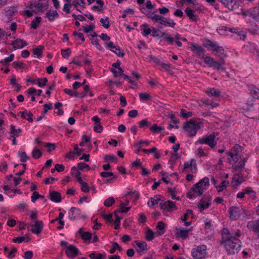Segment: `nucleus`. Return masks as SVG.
<instances>
[{
    "label": "nucleus",
    "mask_w": 259,
    "mask_h": 259,
    "mask_svg": "<svg viewBox=\"0 0 259 259\" xmlns=\"http://www.w3.org/2000/svg\"><path fill=\"white\" fill-rule=\"evenodd\" d=\"M150 131L154 134H159L161 133L164 130V128L161 126H158L157 124H153L149 127Z\"/></svg>",
    "instance_id": "nucleus-30"
},
{
    "label": "nucleus",
    "mask_w": 259,
    "mask_h": 259,
    "mask_svg": "<svg viewBox=\"0 0 259 259\" xmlns=\"http://www.w3.org/2000/svg\"><path fill=\"white\" fill-rule=\"evenodd\" d=\"M181 115L184 118H187L188 117H191L193 115V113L192 112H187L185 109H182L181 110Z\"/></svg>",
    "instance_id": "nucleus-51"
},
{
    "label": "nucleus",
    "mask_w": 259,
    "mask_h": 259,
    "mask_svg": "<svg viewBox=\"0 0 259 259\" xmlns=\"http://www.w3.org/2000/svg\"><path fill=\"white\" fill-rule=\"evenodd\" d=\"M229 217L232 220H237L240 217L241 210L240 207L232 206L228 209Z\"/></svg>",
    "instance_id": "nucleus-10"
},
{
    "label": "nucleus",
    "mask_w": 259,
    "mask_h": 259,
    "mask_svg": "<svg viewBox=\"0 0 259 259\" xmlns=\"http://www.w3.org/2000/svg\"><path fill=\"white\" fill-rule=\"evenodd\" d=\"M138 222L140 224H144L147 221V218L144 213H140L139 214V218L138 219Z\"/></svg>",
    "instance_id": "nucleus-55"
},
{
    "label": "nucleus",
    "mask_w": 259,
    "mask_h": 259,
    "mask_svg": "<svg viewBox=\"0 0 259 259\" xmlns=\"http://www.w3.org/2000/svg\"><path fill=\"white\" fill-rule=\"evenodd\" d=\"M104 159L106 161H117V158L115 156L112 154H107L105 155Z\"/></svg>",
    "instance_id": "nucleus-61"
},
{
    "label": "nucleus",
    "mask_w": 259,
    "mask_h": 259,
    "mask_svg": "<svg viewBox=\"0 0 259 259\" xmlns=\"http://www.w3.org/2000/svg\"><path fill=\"white\" fill-rule=\"evenodd\" d=\"M143 143H145L146 145H149L150 144V142L148 140H140L139 142H135L134 144V146L136 148H138V147L141 148V146H143Z\"/></svg>",
    "instance_id": "nucleus-60"
},
{
    "label": "nucleus",
    "mask_w": 259,
    "mask_h": 259,
    "mask_svg": "<svg viewBox=\"0 0 259 259\" xmlns=\"http://www.w3.org/2000/svg\"><path fill=\"white\" fill-rule=\"evenodd\" d=\"M18 156L20 159V161L23 163L26 162L29 159V157L27 155L26 152L24 151H19Z\"/></svg>",
    "instance_id": "nucleus-38"
},
{
    "label": "nucleus",
    "mask_w": 259,
    "mask_h": 259,
    "mask_svg": "<svg viewBox=\"0 0 259 259\" xmlns=\"http://www.w3.org/2000/svg\"><path fill=\"white\" fill-rule=\"evenodd\" d=\"M14 59V54H12L9 57H6L4 59V60H2L1 63H2L4 65H6L7 63L12 62Z\"/></svg>",
    "instance_id": "nucleus-49"
},
{
    "label": "nucleus",
    "mask_w": 259,
    "mask_h": 259,
    "mask_svg": "<svg viewBox=\"0 0 259 259\" xmlns=\"http://www.w3.org/2000/svg\"><path fill=\"white\" fill-rule=\"evenodd\" d=\"M48 82V79L46 77L38 78L37 79V84L40 88H44Z\"/></svg>",
    "instance_id": "nucleus-42"
},
{
    "label": "nucleus",
    "mask_w": 259,
    "mask_h": 259,
    "mask_svg": "<svg viewBox=\"0 0 259 259\" xmlns=\"http://www.w3.org/2000/svg\"><path fill=\"white\" fill-rule=\"evenodd\" d=\"M32 156L35 159H38L42 156V152L38 149H34L32 151Z\"/></svg>",
    "instance_id": "nucleus-48"
},
{
    "label": "nucleus",
    "mask_w": 259,
    "mask_h": 259,
    "mask_svg": "<svg viewBox=\"0 0 259 259\" xmlns=\"http://www.w3.org/2000/svg\"><path fill=\"white\" fill-rule=\"evenodd\" d=\"M135 243L137 246L143 250L147 249V244L145 242H140L139 241H136Z\"/></svg>",
    "instance_id": "nucleus-56"
},
{
    "label": "nucleus",
    "mask_w": 259,
    "mask_h": 259,
    "mask_svg": "<svg viewBox=\"0 0 259 259\" xmlns=\"http://www.w3.org/2000/svg\"><path fill=\"white\" fill-rule=\"evenodd\" d=\"M244 181L245 179L243 175L242 174L240 175L238 174L234 175L232 180V183H235V185L236 186L240 185Z\"/></svg>",
    "instance_id": "nucleus-20"
},
{
    "label": "nucleus",
    "mask_w": 259,
    "mask_h": 259,
    "mask_svg": "<svg viewBox=\"0 0 259 259\" xmlns=\"http://www.w3.org/2000/svg\"><path fill=\"white\" fill-rule=\"evenodd\" d=\"M213 63L212 64V66L211 67H213L214 69L219 70H224L225 69V68L224 67L225 65V61L224 59H220V62H218L217 61H215L213 62Z\"/></svg>",
    "instance_id": "nucleus-23"
},
{
    "label": "nucleus",
    "mask_w": 259,
    "mask_h": 259,
    "mask_svg": "<svg viewBox=\"0 0 259 259\" xmlns=\"http://www.w3.org/2000/svg\"><path fill=\"white\" fill-rule=\"evenodd\" d=\"M193 164L194 165L195 168H196L197 164L194 159H192L190 162H189V161L185 162L184 164V168L183 169V171H186V169L188 168L192 167Z\"/></svg>",
    "instance_id": "nucleus-37"
},
{
    "label": "nucleus",
    "mask_w": 259,
    "mask_h": 259,
    "mask_svg": "<svg viewBox=\"0 0 259 259\" xmlns=\"http://www.w3.org/2000/svg\"><path fill=\"white\" fill-rule=\"evenodd\" d=\"M245 194L248 195L251 198L254 199L255 198V192L251 189L250 187H247L243 190Z\"/></svg>",
    "instance_id": "nucleus-41"
},
{
    "label": "nucleus",
    "mask_w": 259,
    "mask_h": 259,
    "mask_svg": "<svg viewBox=\"0 0 259 259\" xmlns=\"http://www.w3.org/2000/svg\"><path fill=\"white\" fill-rule=\"evenodd\" d=\"M22 133V130L21 128H19L18 129H16L15 126L11 124L10 125V134H11V137H18L20 134Z\"/></svg>",
    "instance_id": "nucleus-27"
},
{
    "label": "nucleus",
    "mask_w": 259,
    "mask_h": 259,
    "mask_svg": "<svg viewBox=\"0 0 259 259\" xmlns=\"http://www.w3.org/2000/svg\"><path fill=\"white\" fill-rule=\"evenodd\" d=\"M165 227V224L162 221H160L157 223V225L156 226V228L158 230H159L161 231L160 232L157 231L156 232V233L157 234L158 236L161 235L165 233V231H164Z\"/></svg>",
    "instance_id": "nucleus-33"
},
{
    "label": "nucleus",
    "mask_w": 259,
    "mask_h": 259,
    "mask_svg": "<svg viewBox=\"0 0 259 259\" xmlns=\"http://www.w3.org/2000/svg\"><path fill=\"white\" fill-rule=\"evenodd\" d=\"M18 6H13L9 8L7 10H5V15L9 17L10 20L12 19V17L16 12H17Z\"/></svg>",
    "instance_id": "nucleus-21"
},
{
    "label": "nucleus",
    "mask_w": 259,
    "mask_h": 259,
    "mask_svg": "<svg viewBox=\"0 0 259 259\" xmlns=\"http://www.w3.org/2000/svg\"><path fill=\"white\" fill-rule=\"evenodd\" d=\"M160 196L158 195H155L154 197L150 198L148 202V205L149 207H152L155 204H158L161 200L160 198Z\"/></svg>",
    "instance_id": "nucleus-29"
},
{
    "label": "nucleus",
    "mask_w": 259,
    "mask_h": 259,
    "mask_svg": "<svg viewBox=\"0 0 259 259\" xmlns=\"http://www.w3.org/2000/svg\"><path fill=\"white\" fill-rule=\"evenodd\" d=\"M259 220L250 221L248 222L247 228L250 230L255 233H257L258 228Z\"/></svg>",
    "instance_id": "nucleus-18"
},
{
    "label": "nucleus",
    "mask_w": 259,
    "mask_h": 259,
    "mask_svg": "<svg viewBox=\"0 0 259 259\" xmlns=\"http://www.w3.org/2000/svg\"><path fill=\"white\" fill-rule=\"evenodd\" d=\"M71 53V50L70 48L61 50V55L64 58H68Z\"/></svg>",
    "instance_id": "nucleus-50"
},
{
    "label": "nucleus",
    "mask_w": 259,
    "mask_h": 259,
    "mask_svg": "<svg viewBox=\"0 0 259 259\" xmlns=\"http://www.w3.org/2000/svg\"><path fill=\"white\" fill-rule=\"evenodd\" d=\"M140 128H143L145 127L149 126L150 123L148 121L147 119H143L138 122Z\"/></svg>",
    "instance_id": "nucleus-46"
},
{
    "label": "nucleus",
    "mask_w": 259,
    "mask_h": 259,
    "mask_svg": "<svg viewBox=\"0 0 259 259\" xmlns=\"http://www.w3.org/2000/svg\"><path fill=\"white\" fill-rule=\"evenodd\" d=\"M202 122L200 119L193 118L185 123L183 129L188 133L189 137L195 136L198 131L201 128Z\"/></svg>",
    "instance_id": "nucleus-3"
},
{
    "label": "nucleus",
    "mask_w": 259,
    "mask_h": 259,
    "mask_svg": "<svg viewBox=\"0 0 259 259\" xmlns=\"http://www.w3.org/2000/svg\"><path fill=\"white\" fill-rule=\"evenodd\" d=\"M229 184V182L228 181H223L220 185L216 186L215 188L218 189V192H222L224 190L226 189L227 187V186Z\"/></svg>",
    "instance_id": "nucleus-36"
},
{
    "label": "nucleus",
    "mask_w": 259,
    "mask_h": 259,
    "mask_svg": "<svg viewBox=\"0 0 259 259\" xmlns=\"http://www.w3.org/2000/svg\"><path fill=\"white\" fill-rule=\"evenodd\" d=\"M77 168L80 170H82L84 168H87V170H90L91 167L88 164L84 162H79L77 164Z\"/></svg>",
    "instance_id": "nucleus-53"
},
{
    "label": "nucleus",
    "mask_w": 259,
    "mask_h": 259,
    "mask_svg": "<svg viewBox=\"0 0 259 259\" xmlns=\"http://www.w3.org/2000/svg\"><path fill=\"white\" fill-rule=\"evenodd\" d=\"M100 176L103 178L111 177V179H116L117 176L114 175L112 172L103 171L100 173Z\"/></svg>",
    "instance_id": "nucleus-40"
},
{
    "label": "nucleus",
    "mask_w": 259,
    "mask_h": 259,
    "mask_svg": "<svg viewBox=\"0 0 259 259\" xmlns=\"http://www.w3.org/2000/svg\"><path fill=\"white\" fill-rule=\"evenodd\" d=\"M45 197L43 195H40L38 192L34 191L31 196V201L33 203L35 202L36 200L39 198L44 199Z\"/></svg>",
    "instance_id": "nucleus-44"
},
{
    "label": "nucleus",
    "mask_w": 259,
    "mask_h": 259,
    "mask_svg": "<svg viewBox=\"0 0 259 259\" xmlns=\"http://www.w3.org/2000/svg\"><path fill=\"white\" fill-rule=\"evenodd\" d=\"M219 135L217 132H213L210 135H205L199 138L196 142L200 144H206L211 148H214L217 144L218 139L216 137Z\"/></svg>",
    "instance_id": "nucleus-5"
},
{
    "label": "nucleus",
    "mask_w": 259,
    "mask_h": 259,
    "mask_svg": "<svg viewBox=\"0 0 259 259\" xmlns=\"http://www.w3.org/2000/svg\"><path fill=\"white\" fill-rule=\"evenodd\" d=\"M50 199L53 202L59 203L61 201V193L56 191H50Z\"/></svg>",
    "instance_id": "nucleus-17"
},
{
    "label": "nucleus",
    "mask_w": 259,
    "mask_h": 259,
    "mask_svg": "<svg viewBox=\"0 0 259 259\" xmlns=\"http://www.w3.org/2000/svg\"><path fill=\"white\" fill-rule=\"evenodd\" d=\"M43 227L44 225L42 221H36L31 231L34 234H39L41 232Z\"/></svg>",
    "instance_id": "nucleus-15"
},
{
    "label": "nucleus",
    "mask_w": 259,
    "mask_h": 259,
    "mask_svg": "<svg viewBox=\"0 0 259 259\" xmlns=\"http://www.w3.org/2000/svg\"><path fill=\"white\" fill-rule=\"evenodd\" d=\"M202 45L205 48L210 50L213 54L218 55L220 59H224L227 57L223 47L220 46L216 42L206 39L203 41Z\"/></svg>",
    "instance_id": "nucleus-4"
},
{
    "label": "nucleus",
    "mask_w": 259,
    "mask_h": 259,
    "mask_svg": "<svg viewBox=\"0 0 259 259\" xmlns=\"http://www.w3.org/2000/svg\"><path fill=\"white\" fill-rule=\"evenodd\" d=\"M149 17L155 22H159L160 25L158 27L159 28H162V26L174 27L176 25V23L169 18H165L158 15L149 16Z\"/></svg>",
    "instance_id": "nucleus-7"
},
{
    "label": "nucleus",
    "mask_w": 259,
    "mask_h": 259,
    "mask_svg": "<svg viewBox=\"0 0 259 259\" xmlns=\"http://www.w3.org/2000/svg\"><path fill=\"white\" fill-rule=\"evenodd\" d=\"M204 61L205 63H206L207 65H209V66H211L212 64L213 63V62L214 61V59L212 58L209 57V56H206L204 58Z\"/></svg>",
    "instance_id": "nucleus-63"
},
{
    "label": "nucleus",
    "mask_w": 259,
    "mask_h": 259,
    "mask_svg": "<svg viewBox=\"0 0 259 259\" xmlns=\"http://www.w3.org/2000/svg\"><path fill=\"white\" fill-rule=\"evenodd\" d=\"M226 251L230 254L238 253L241 247L240 240L234 236L233 233H229V237L224 241Z\"/></svg>",
    "instance_id": "nucleus-2"
},
{
    "label": "nucleus",
    "mask_w": 259,
    "mask_h": 259,
    "mask_svg": "<svg viewBox=\"0 0 259 259\" xmlns=\"http://www.w3.org/2000/svg\"><path fill=\"white\" fill-rule=\"evenodd\" d=\"M69 218L71 220H75L77 219H79L81 217H85V216L82 215L81 216V210L79 208L72 207L69 211L68 213Z\"/></svg>",
    "instance_id": "nucleus-12"
},
{
    "label": "nucleus",
    "mask_w": 259,
    "mask_h": 259,
    "mask_svg": "<svg viewBox=\"0 0 259 259\" xmlns=\"http://www.w3.org/2000/svg\"><path fill=\"white\" fill-rule=\"evenodd\" d=\"M11 45L13 46L14 50L21 49L27 45V42L21 39L18 38L12 41Z\"/></svg>",
    "instance_id": "nucleus-16"
},
{
    "label": "nucleus",
    "mask_w": 259,
    "mask_h": 259,
    "mask_svg": "<svg viewBox=\"0 0 259 259\" xmlns=\"http://www.w3.org/2000/svg\"><path fill=\"white\" fill-rule=\"evenodd\" d=\"M185 13L191 20H195L196 16L194 15V11L189 8L185 10Z\"/></svg>",
    "instance_id": "nucleus-45"
},
{
    "label": "nucleus",
    "mask_w": 259,
    "mask_h": 259,
    "mask_svg": "<svg viewBox=\"0 0 259 259\" xmlns=\"http://www.w3.org/2000/svg\"><path fill=\"white\" fill-rule=\"evenodd\" d=\"M245 164L244 161H241V160L236 164L233 165L232 166V168L233 169V171H237L239 168H243Z\"/></svg>",
    "instance_id": "nucleus-57"
},
{
    "label": "nucleus",
    "mask_w": 259,
    "mask_h": 259,
    "mask_svg": "<svg viewBox=\"0 0 259 259\" xmlns=\"http://www.w3.org/2000/svg\"><path fill=\"white\" fill-rule=\"evenodd\" d=\"M219 2L223 4L228 9L233 10L234 9V5L236 4V2L235 1L233 4V0H218Z\"/></svg>",
    "instance_id": "nucleus-28"
},
{
    "label": "nucleus",
    "mask_w": 259,
    "mask_h": 259,
    "mask_svg": "<svg viewBox=\"0 0 259 259\" xmlns=\"http://www.w3.org/2000/svg\"><path fill=\"white\" fill-rule=\"evenodd\" d=\"M159 206L161 209L168 212H171L178 209V207L176 205L175 202L170 200H168L164 202H160Z\"/></svg>",
    "instance_id": "nucleus-9"
},
{
    "label": "nucleus",
    "mask_w": 259,
    "mask_h": 259,
    "mask_svg": "<svg viewBox=\"0 0 259 259\" xmlns=\"http://www.w3.org/2000/svg\"><path fill=\"white\" fill-rule=\"evenodd\" d=\"M139 98L142 101H147L150 98V95L146 93H142L139 94Z\"/></svg>",
    "instance_id": "nucleus-54"
},
{
    "label": "nucleus",
    "mask_w": 259,
    "mask_h": 259,
    "mask_svg": "<svg viewBox=\"0 0 259 259\" xmlns=\"http://www.w3.org/2000/svg\"><path fill=\"white\" fill-rule=\"evenodd\" d=\"M78 233L81 236V239L84 241L90 240L92 238V233L89 232H83L82 228L78 230Z\"/></svg>",
    "instance_id": "nucleus-24"
},
{
    "label": "nucleus",
    "mask_w": 259,
    "mask_h": 259,
    "mask_svg": "<svg viewBox=\"0 0 259 259\" xmlns=\"http://www.w3.org/2000/svg\"><path fill=\"white\" fill-rule=\"evenodd\" d=\"M141 30L142 32H151V29L148 27L147 24H144L141 25Z\"/></svg>",
    "instance_id": "nucleus-64"
},
{
    "label": "nucleus",
    "mask_w": 259,
    "mask_h": 259,
    "mask_svg": "<svg viewBox=\"0 0 259 259\" xmlns=\"http://www.w3.org/2000/svg\"><path fill=\"white\" fill-rule=\"evenodd\" d=\"M107 48L114 52L119 57H123L124 53L123 51L117 45H115L113 42H109L107 44Z\"/></svg>",
    "instance_id": "nucleus-14"
},
{
    "label": "nucleus",
    "mask_w": 259,
    "mask_h": 259,
    "mask_svg": "<svg viewBox=\"0 0 259 259\" xmlns=\"http://www.w3.org/2000/svg\"><path fill=\"white\" fill-rule=\"evenodd\" d=\"M210 205V200L208 202H206L204 200L203 198H202L199 202L198 207L200 209V211L202 212L205 209L208 208Z\"/></svg>",
    "instance_id": "nucleus-32"
},
{
    "label": "nucleus",
    "mask_w": 259,
    "mask_h": 259,
    "mask_svg": "<svg viewBox=\"0 0 259 259\" xmlns=\"http://www.w3.org/2000/svg\"><path fill=\"white\" fill-rule=\"evenodd\" d=\"M89 256L92 259H106V253L102 254L96 252H93Z\"/></svg>",
    "instance_id": "nucleus-34"
},
{
    "label": "nucleus",
    "mask_w": 259,
    "mask_h": 259,
    "mask_svg": "<svg viewBox=\"0 0 259 259\" xmlns=\"http://www.w3.org/2000/svg\"><path fill=\"white\" fill-rule=\"evenodd\" d=\"M248 89L252 97L255 99H259V89L252 84L248 85Z\"/></svg>",
    "instance_id": "nucleus-22"
},
{
    "label": "nucleus",
    "mask_w": 259,
    "mask_h": 259,
    "mask_svg": "<svg viewBox=\"0 0 259 259\" xmlns=\"http://www.w3.org/2000/svg\"><path fill=\"white\" fill-rule=\"evenodd\" d=\"M88 36L90 38V40H92V44L95 46L97 48H98L99 50L102 49V47L100 46V45L99 44V39H94L95 37L97 36V33H91L90 34H88Z\"/></svg>",
    "instance_id": "nucleus-25"
},
{
    "label": "nucleus",
    "mask_w": 259,
    "mask_h": 259,
    "mask_svg": "<svg viewBox=\"0 0 259 259\" xmlns=\"http://www.w3.org/2000/svg\"><path fill=\"white\" fill-rule=\"evenodd\" d=\"M231 37L236 40H244L246 38V34L243 33H233L231 35Z\"/></svg>",
    "instance_id": "nucleus-43"
},
{
    "label": "nucleus",
    "mask_w": 259,
    "mask_h": 259,
    "mask_svg": "<svg viewBox=\"0 0 259 259\" xmlns=\"http://www.w3.org/2000/svg\"><path fill=\"white\" fill-rule=\"evenodd\" d=\"M206 93L209 97H218L221 95V92L215 88H208L206 90Z\"/></svg>",
    "instance_id": "nucleus-26"
},
{
    "label": "nucleus",
    "mask_w": 259,
    "mask_h": 259,
    "mask_svg": "<svg viewBox=\"0 0 259 259\" xmlns=\"http://www.w3.org/2000/svg\"><path fill=\"white\" fill-rule=\"evenodd\" d=\"M229 31L230 32H236V30L234 28H227L226 26H220L218 28H217V31Z\"/></svg>",
    "instance_id": "nucleus-62"
},
{
    "label": "nucleus",
    "mask_w": 259,
    "mask_h": 259,
    "mask_svg": "<svg viewBox=\"0 0 259 259\" xmlns=\"http://www.w3.org/2000/svg\"><path fill=\"white\" fill-rule=\"evenodd\" d=\"M148 58L149 59V62H153V63H155V64L159 65L161 63L160 60L158 58H157L154 56H153L151 55H148Z\"/></svg>",
    "instance_id": "nucleus-52"
},
{
    "label": "nucleus",
    "mask_w": 259,
    "mask_h": 259,
    "mask_svg": "<svg viewBox=\"0 0 259 259\" xmlns=\"http://www.w3.org/2000/svg\"><path fill=\"white\" fill-rule=\"evenodd\" d=\"M193 230V227H191L189 230H186L184 228H181L177 230V234L178 237L182 239H185L188 236L189 232Z\"/></svg>",
    "instance_id": "nucleus-19"
},
{
    "label": "nucleus",
    "mask_w": 259,
    "mask_h": 259,
    "mask_svg": "<svg viewBox=\"0 0 259 259\" xmlns=\"http://www.w3.org/2000/svg\"><path fill=\"white\" fill-rule=\"evenodd\" d=\"M60 244L63 247V249L68 258H74L78 255L79 250L76 246L69 244L67 242L63 240L60 242Z\"/></svg>",
    "instance_id": "nucleus-6"
},
{
    "label": "nucleus",
    "mask_w": 259,
    "mask_h": 259,
    "mask_svg": "<svg viewBox=\"0 0 259 259\" xmlns=\"http://www.w3.org/2000/svg\"><path fill=\"white\" fill-rule=\"evenodd\" d=\"M144 36L147 37L149 34H151L153 37H157L158 39L163 38L169 44H171L174 41V38L166 33H142Z\"/></svg>",
    "instance_id": "nucleus-13"
},
{
    "label": "nucleus",
    "mask_w": 259,
    "mask_h": 259,
    "mask_svg": "<svg viewBox=\"0 0 259 259\" xmlns=\"http://www.w3.org/2000/svg\"><path fill=\"white\" fill-rule=\"evenodd\" d=\"M115 202L114 198L112 196L106 199L104 202V204L106 207H110Z\"/></svg>",
    "instance_id": "nucleus-47"
},
{
    "label": "nucleus",
    "mask_w": 259,
    "mask_h": 259,
    "mask_svg": "<svg viewBox=\"0 0 259 259\" xmlns=\"http://www.w3.org/2000/svg\"><path fill=\"white\" fill-rule=\"evenodd\" d=\"M154 238V234L153 231L148 229L145 234V239L148 241H152Z\"/></svg>",
    "instance_id": "nucleus-39"
},
{
    "label": "nucleus",
    "mask_w": 259,
    "mask_h": 259,
    "mask_svg": "<svg viewBox=\"0 0 259 259\" xmlns=\"http://www.w3.org/2000/svg\"><path fill=\"white\" fill-rule=\"evenodd\" d=\"M45 47L44 46L40 45L37 48H34L32 50L33 53L37 56L38 58H40L42 56V51L44 50Z\"/></svg>",
    "instance_id": "nucleus-31"
},
{
    "label": "nucleus",
    "mask_w": 259,
    "mask_h": 259,
    "mask_svg": "<svg viewBox=\"0 0 259 259\" xmlns=\"http://www.w3.org/2000/svg\"><path fill=\"white\" fill-rule=\"evenodd\" d=\"M58 16L57 12L55 10H50L46 14V17L48 18L49 21H52L54 20L55 17Z\"/></svg>",
    "instance_id": "nucleus-35"
},
{
    "label": "nucleus",
    "mask_w": 259,
    "mask_h": 259,
    "mask_svg": "<svg viewBox=\"0 0 259 259\" xmlns=\"http://www.w3.org/2000/svg\"><path fill=\"white\" fill-rule=\"evenodd\" d=\"M191 255L194 259H202L206 255V246L201 245L194 248L191 250Z\"/></svg>",
    "instance_id": "nucleus-8"
},
{
    "label": "nucleus",
    "mask_w": 259,
    "mask_h": 259,
    "mask_svg": "<svg viewBox=\"0 0 259 259\" xmlns=\"http://www.w3.org/2000/svg\"><path fill=\"white\" fill-rule=\"evenodd\" d=\"M100 22L102 23L103 26L105 28H108L110 26L109 21L108 17H106V18H101L100 20Z\"/></svg>",
    "instance_id": "nucleus-58"
},
{
    "label": "nucleus",
    "mask_w": 259,
    "mask_h": 259,
    "mask_svg": "<svg viewBox=\"0 0 259 259\" xmlns=\"http://www.w3.org/2000/svg\"><path fill=\"white\" fill-rule=\"evenodd\" d=\"M13 67L17 69H23L25 67V64L19 61H15L13 62Z\"/></svg>",
    "instance_id": "nucleus-59"
},
{
    "label": "nucleus",
    "mask_w": 259,
    "mask_h": 259,
    "mask_svg": "<svg viewBox=\"0 0 259 259\" xmlns=\"http://www.w3.org/2000/svg\"><path fill=\"white\" fill-rule=\"evenodd\" d=\"M190 50L196 56L199 58H203L204 56V52L205 50L200 45L196 43L191 44Z\"/></svg>",
    "instance_id": "nucleus-11"
},
{
    "label": "nucleus",
    "mask_w": 259,
    "mask_h": 259,
    "mask_svg": "<svg viewBox=\"0 0 259 259\" xmlns=\"http://www.w3.org/2000/svg\"><path fill=\"white\" fill-rule=\"evenodd\" d=\"M209 185V178L205 177L195 184L187 193V197L192 199L202 195L205 187Z\"/></svg>",
    "instance_id": "nucleus-1"
}]
</instances>
